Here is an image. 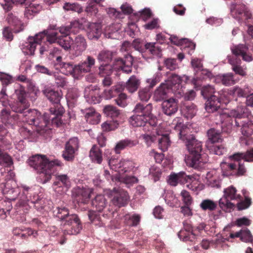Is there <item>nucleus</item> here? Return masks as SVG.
Instances as JSON below:
<instances>
[{
	"mask_svg": "<svg viewBox=\"0 0 253 253\" xmlns=\"http://www.w3.org/2000/svg\"><path fill=\"white\" fill-rule=\"evenodd\" d=\"M208 140L206 142L207 148L211 152L218 155H221L220 144H217L221 139V134L214 128H211L207 132Z\"/></svg>",
	"mask_w": 253,
	"mask_h": 253,
	"instance_id": "9d476101",
	"label": "nucleus"
},
{
	"mask_svg": "<svg viewBox=\"0 0 253 253\" xmlns=\"http://www.w3.org/2000/svg\"><path fill=\"white\" fill-rule=\"evenodd\" d=\"M119 180L120 181L126 184L127 187H129L132 184L138 182V179L135 176L127 175L124 176L122 174L120 175Z\"/></svg>",
	"mask_w": 253,
	"mask_h": 253,
	"instance_id": "49530a36",
	"label": "nucleus"
},
{
	"mask_svg": "<svg viewBox=\"0 0 253 253\" xmlns=\"http://www.w3.org/2000/svg\"><path fill=\"white\" fill-rule=\"evenodd\" d=\"M90 193L89 189L80 187L74 188L73 191L75 200L79 204L87 203L90 198Z\"/></svg>",
	"mask_w": 253,
	"mask_h": 253,
	"instance_id": "dca6fc26",
	"label": "nucleus"
},
{
	"mask_svg": "<svg viewBox=\"0 0 253 253\" xmlns=\"http://www.w3.org/2000/svg\"><path fill=\"white\" fill-rule=\"evenodd\" d=\"M197 111L196 106L193 103L184 105L181 108L182 114L187 119L193 118L196 115Z\"/></svg>",
	"mask_w": 253,
	"mask_h": 253,
	"instance_id": "c756f323",
	"label": "nucleus"
},
{
	"mask_svg": "<svg viewBox=\"0 0 253 253\" xmlns=\"http://www.w3.org/2000/svg\"><path fill=\"white\" fill-rule=\"evenodd\" d=\"M86 29L90 40H97L102 34V24L101 22L90 23L87 21Z\"/></svg>",
	"mask_w": 253,
	"mask_h": 253,
	"instance_id": "f3484780",
	"label": "nucleus"
},
{
	"mask_svg": "<svg viewBox=\"0 0 253 253\" xmlns=\"http://www.w3.org/2000/svg\"><path fill=\"white\" fill-rule=\"evenodd\" d=\"M230 9L233 15L244 14V16H250L251 15V13L249 10H248L247 8L244 4H236L233 2H231L230 3Z\"/></svg>",
	"mask_w": 253,
	"mask_h": 253,
	"instance_id": "c85d7f7f",
	"label": "nucleus"
},
{
	"mask_svg": "<svg viewBox=\"0 0 253 253\" xmlns=\"http://www.w3.org/2000/svg\"><path fill=\"white\" fill-rule=\"evenodd\" d=\"M60 71L61 73L66 75H72L75 77L79 76L78 70L76 71V65H74L71 62L60 63Z\"/></svg>",
	"mask_w": 253,
	"mask_h": 253,
	"instance_id": "bb28decb",
	"label": "nucleus"
},
{
	"mask_svg": "<svg viewBox=\"0 0 253 253\" xmlns=\"http://www.w3.org/2000/svg\"><path fill=\"white\" fill-rule=\"evenodd\" d=\"M133 61V59L131 55H126V64L121 68V70L127 74L130 73L132 72Z\"/></svg>",
	"mask_w": 253,
	"mask_h": 253,
	"instance_id": "603ef678",
	"label": "nucleus"
},
{
	"mask_svg": "<svg viewBox=\"0 0 253 253\" xmlns=\"http://www.w3.org/2000/svg\"><path fill=\"white\" fill-rule=\"evenodd\" d=\"M119 125L118 121H107L102 124L101 127L103 131L108 132L115 130L118 127Z\"/></svg>",
	"mask_w": 253,
	"mask_h": 253,
	"instance_id": "a19ab883",
	"label": "nucleus"
},
{
	"mask_svg": "<svg viewBox=\"0 0 253 253\" xmlns=\"http://www.w3.org/2000/svg\"><path fill=\"white\" fill-rule=\"evenodd\" d=\"M181 83V77L173 73L169 75L168 80L165 83L177 98H180L184 94V90Z\"/></svg>",
	"mask_w": 253,
	"mask_h": 253,
	"instance_id": "9b49d317",
	"label": "nucleus"
},
{
	"mask_svg": "<svg viewBox=\"0 0 253 253\" xmlns=\"http://www.w3.org/2000/svg\"><path fill=\"white\" fill-rule=\"evenodd\" d=\"M229 94L238 97H246L247 95V92L245 90L238 87H235L230 90Z\"/></svg>",
	"mask_w": 253,
	"mask_h": 253,
	"instance_id": "69168bd1",
	"label": "nucleus"
},
{
	"mask_svg": "<svg viewBox=\"0 0 253 253\" xmlns=\"http://www.w3.org/2000/svg\"><path fill=\"white\" fill-rule=\"evenodd\" d=\"M235 81L234 80L233 75L231 73L222 75V84L226 85L234 84Z\"/></svg>",
	"mask_w": 253,
	"mask_h": 253,
	"instance_id": "338daca9",
	"label": "nucleus"
},
{
	"mask_svg": "<svg viewBox=\"0 0 253 253\" xmlns=\"http://www.w3.org/2000/svg\"><path fill=\"white\" fill-rule=\"evenodd\" d=\"M87 214L90 221L94 223V224L97 225L99 226H102L104 224L100 215L96 211H88Z\"/></svg>",
	"mask_w": 253,
	"mask_h": 253,
	"instance_id": "79ce46f5",
	"label": "nucleus"
},
{
	"mask_svg": "<svg viewBox=\"0 0 253 253\" xmlns=\"http://www.w3.org/2000/svg\"><path fill=\"white\" fill-rule=\"evenodd\" d=\"M86 121L89 124L96 125L100 121L101 116L93 108H85L82 110Z\"/></svg>",
	"mask_w": 253,
	"mask_h": 253,
	"instance_id": "aec40b11",
	"label": "nucleus"
},
{
	"mask_svg": "<svg viewBox=\"0 0 253 253\" xmlns=\"http://www.w3.org/2000/svg\"><path fill=\"white\" fill-rule=\"evenodd\" d=\"M7 20L9 25L15 27V33H19L23 30L24 25L17 17H7Z\"/></svg>",
	"mask_w": 253,
	"mask_h": 253,
	"instance_id": "e433bc0d",
	"label": "nucleus"
},
{
	"mask_svg": "<svg viewBox=\"0 0 253 253\" xmlns=\"http://www.w3.org/2000/svg\"><path fill=\"white\" fill-rule=\"evenodd\" d=\"M92 205L96 210L100 212L103 211L107 205L106 199L102 195H97L95 199L92 201Z\"/></svg>",
	"mask_w": 253,
	"mask_h": 253,
	"instance_id": "72a5a7b5",
	"label": "nucleus"
},
{
	"mask_svg": "<svg viewBox=\"0 0 253 253\" xmlns=\"http://www.w3.org/2000/svg\"><path fill=\"white\" fill-rule=\"evenodd\" d=\"M152 105L138 103L133 112L134 114L130 117L129 122L134 127H143L145 131H150L152 127L157 125V119L152 114Z\"/></svg>",
	"mask_w": 253,
	"mask_h": 253,
	"instance_id": "f03ea898",
	"label": "nucleus"
},
{
	"mask_svg": "<svg viewBox=\"0 0 253 253\" xmlns=\"http://www.w3.org/2000/svg\"><path fill=\"white\" fill-rule=\"evenodd\" d=\"M201 94L208 100L205 103V109L209 113H213L217 110L221 105V95L218 92L213 91L211 85L202 87Z\"/></svg>",
	"mask_w": 253,
	"mask_h": 253,
	"instance_id": "1a4fd4ad",
	"label": "nucleus"
},
{
	"mask_svg": "<svg viewBox=\"0 0 253 253\" xmlns=\"http://www.w3.org/2000/svg\"><path fill=\"white\" fill-rule=\"evenodd\" d=\"M42 9V7L39 4L32 3V1L25 6V15H33L38 14Z\"/></svg>",
	"mask_w": 253,
	"mask_h": 253,
	"instance_id": "c9c22d12",
	"label": "nucleus"
},
{
	"mask_svg": "<svg viewBox=\"0 0 253 253\" xmlns=\"http://www.w3.org/2000/svg\"><path fill=\"white\" fill-rule=\"evenodd\" d=\"M151 95L150 89L148 88H143L140 89L138 91V96L141 101H147L150 99Z\"/></svg>",
	"mask_w": 253,
	"mask_h": 253,
	"instance_id": "13d9d810",
	"label": "nucleus"
},
{
	"mask_svg": "<svg viewBox=\"0 0 253 253\" xmlns=\"http://www.w3.org/2000/svg\"><path fill=\"white\" fill-rule=\"evenodd\" d=\"M147 50L153 55L161 56L162 55V49L161 47L156 45L155 43H146V51Z\"/></svg>",
	"mask_w": 253,
	"mask_h": 253,
	"instance_id": "09e8293b",
	"label": "nucleus"
},
{
	"mask_svg": "<svg viewBox=\"0 0 253 253\" xmlns=\"http://www.w3.org/2000/svg\"><path fill=\"white\" fill-rule=\"evenodd\" d=\"M175 130L179 131V138L185 142L189 155L186 162L192 168L200 169L207 163L208 159L206 154L202 153V144L192 134H188L189 129L181 123H177L174 126Z\"/></svg>",
	"mask_w": 253,
	"mask_h": 253,
	"instance_id": "f257e3e1",
	"label": "nucleus"
},
{
	"mask_svg": "<svg viewBox=\"0 0 253 253\" xmlns=\"http://www.w3.org/2000/svg\"><path fill=\"white\" fill-rule=\"evenodd\" d=\"M200 207L203 211H212L216 209L217 203L210 199H205L201 202Z\"/></svg>",
	"mask_w": 253,
	"mask_h": 253,
	"instance_id": "f704fd0d",
	"label": "nucleus"
},
{
	"mask_svg": "<svg viewBox=\"0 0 253 253\" xmlns=\"http://www.w3.org/2000/svg\"><path fill=\"white\" fill-rule=\"evenodd\" d=\"M140 216L138 214H133L129 216L126 221V223L129 226H136L140 222Z\"/></svg>",
	"mask_w": 253,
	"mask_h": 253,
	"instance_id": "e2e57ef3",
	"label": "nucleus"
},
{
	"mask_svg": "<svg viewBox=\"0 0 253 253\" xmlns=\"http://www.w3.org/2000/svg\"><path fill=\"white\" fill-rule=\"evenodd\" d=\"M0 118L4 124H11L18 119V115L14 113L12 114L9 109L4 108L0 112Z\"/></svg>",
	"mask_w": 253,
	"mask_h": 253,
	"instance_id": "4be33fe9",
	"label": "nucleus"
},
{
	"mask_svg": "<svg viewBox=\"0 0 253 253\" xmlns=\"http://www.w3.org/2000/svg\"><path fill=\"white\" fill-rule=\"evenodd\" d=\"M103 112L107 117L110 118L112 121L117 120L119 122L120 111L116 107L111 105H106L104 107Z\"/></svg>",
	"mask_w": 253,
	"mask_h": 253,
	"instance_id": "a878e982",
	"label": "nucleus"
},
{
	"mask_svg": "<svg viewBox=\"0 0 253 253\" xmlns=\"http://www.w3.org/2000/svg\"><path fill=\"white\" fill-rule=\"evenodd\" d=\"M87 21L84 18H82L81 21H75L72 22L69 26L72 32H77L79 29H86V23Z\"/></svg>",
	"mask_w": 253,
	"mask_h": 253,
	"instance_id": "4c0bfd02",
	"label": "nucleus"
},
{
	"mask_svg": "<svg viewBox=\"0 0 253 253\" xmlns=\"http://www.w3.org/2000/svg\"><path fill=\"white\" fill-rule=\"evenodd\" d=\"M122 160L111 158L109 160L108 163L112 169L118 172V171H120L121 163H122Z\"/></svg>",
	"mask_w": 253,
	"mask_h": 253,
	"instance_id": "052dcab7",
	"label": "nucleus"
},
{
	"mask_svg": "<svg viewBox=\"0 0 253 253\" xmlns=\"http://www.w3.org/2000/svg\"><path fill=\"white\" fill-rule=\"evenodd\" d=\"M45 32L44 31V33H42L43 34L42 38L46 35V40L50 43L55 42L57 43L58 40L60 37V36L58 35V33L55 31H52L49 33L46 32V33L45 34Z\"/></svg>",
	"mask_w": 253,
	"mask_h": 253,
	"instance_id": "6e6d98bb",
	"label": "nucleus"
},
{
	"mask_svg": "<svg viewBox=\"0 0 253 253\" xmlns=\"http://www.w3.org/2000/svg\"><path fill=\"white\" fill-rule=\"evenodd\" d=\"M95 62V59L93 57L87 56L85 60L76 65V71L78 70V75L90 72Z\"/></svg>",
	"mask_w": 253,
	"mask_h": 253,
	"instance_id": "412c9836",
	"label": "nucleus"
},
{
	"mask_svg": "<svg viewBox=\"0 0 253 253\" xmlns=\"http://www.w3.org/2000/svg\"><path fill=\"white\" fill-rule=\"evenodd\" d=\"M28 164L40 174L39 177L42 183H45L49 181L57 167L62 166V163L60 161H50L45 155H41L31 157L29 159Z\"/></svg>",
	"mask_w": 253,
	"mask_h": 253,
	"instance_id": "7ed1b4c3",
	"label": "nucleus"
},
{
	"mask_svg": "<svg viewBox=\"0 0 253 253\" xmlns=\"http://www.w3.org/2000/svg\"><path fill=\"white\" fill-rule=\"evenodd\" d=\"M43 93L53 104V106L49 109L50 116L47 119L48 122L51 120L53 125L59 126L63 124L61 117L65 112L64 108L60 104L61 98L60 92L50 88H47L43 90Z\"/></svg>",
	"mask_w": 253,
	"mask_h": 253,
	"instance_id": "423d86ee",
	"label": "nucleus"
},
{
	"mask_svg": "<svg viewBox=\"0 0 253 253\" xmlns=\"http://www.w3.org/2000/svg\"><path fill=\"white\" fill-rule=\"evenodd\" d=\"M118 96V97L115 99L116 103L118 106L125 107L127 104L126 95L124 93H121Z\"/></svg>",
	"mask_w": 253,
	"mask_h": 253,
	"instance_id": "774afa93",
	"label": "nucleus"
},
{
	"mask_svg": "<svg viewBox=\"0 0 253 253\" xmlns=\"http://www.w3.org/2000/svg\"><path fill=\"white\" fill-rule=\"evenodd\" d=\"M170 89L165 83L162 84L155 90L154 97L156 101H161L167 98L168 93Z\"/></svg>",
	"mask_w": 253,
	"mask_h": 253,
	"instance_id": "393cba45",
	"label": "nucleus"
},
{
	"mask_svg": "<svg viewBox=\"0 0 253 253\" xmlns=\"http://www.w3.org/2000/svg\"><path fill=\"white\" fill-rule=\"evenodd\" d=\"M140 80L135 76H131L127 81L125 83L126 88L130 93L135 92L140 85Z\"/></svg>",
	"mask_w": 253,
	"mask_h": 253,
	"instance_id": "cd10ccee",
	"label": "nucleus"
},
{
	"mask_svg": "<svg viewBox=\"0 0 253 253\" xmlns=\"http://www.w3.org/2000/svg\"><path fill=\"white\" fill-rule=\"evenodd\" d=\"M43 37L42 33L36 35L34 37H29L28 42L25 43L23 47V51L26 54L33 55L38 44H41Z\"/></svg>",
	"mask_w": 253,
	"mask_h": 253,
	"instance_id": "2eb2a0df",
	"label": "nucleus"
},
{
	"mask_svg": "<svg viewBox=\"0 0 253 253\" xmlns=\"http://www.w3.org/2000/svg\"><path fill=\"white\" fill-rule=\"evenodd\" d=\"M53 185L55 186H57L58 188L65 187L67 189L70 187L71 182L66 174H57Z\"/></svg>",
	"mask_w": 253,
	"mask_h": 253,
	"instance_id": "7c9ffc66",
	"label": "nucleus"
},
{
	"mask_svg": "<svg viewBox=\"0 0 253 253\" xmlns=\"http://www.w3.org/2000/svg\"><path fill=\"white\" fill-rule=\"evenodd\" d=\"M89 157L91 160L98 164L102 161V151L96 145H93L89 152Z\"/></svg>",
	"mask_w": 253,
	"mask_h": 253,
	"instance_id": "473e14b6",
	"label": "nucleus"
},
{
	"mask_svg": "<svg viewBox=\"0 0 253 253\" xmlns=\"http://www.w3.org/2000/svg\"><path fill=\"white\" fill-rule=\"evenodd\" d=\"M28 106L27 103L16 102L12 105L11 109L14 113H25L27 123L30 125H34L37 131L42 133L41 131L44 130L48 124V120L45 115L44 117L42 116L41 113L37 110H29L24 112Z\"/></svg>",
	"mask_w": 253,
	"mask_h": 253,
	"instance_id": "39448f33",
	"label": "nucleus"
},
{
	"mask_svg": "<svg viewBox=\"0 0 253 253\" xmlns=\"http://www.w3.org/2000/svg\"><path fill=\"white\" fill-rule=\"evenodd\" d=\"M87 46L84 38L81 36H77L74 41L72 40L71 49L74 51V54L78 56L85 50Z\"/></svg>",
	"mask_w": 253,
	"mask_h": 253,
	"instance_id": "a211bd4d",
	"label": "nucleus"
},
{
	"mask_svg": "<svg viewBox=\"0 0 253 253\" xmlns=\"http://www.w3.org/2000/svg\"><path fill=\"white\" fill-rule=\"evenodd\" d=\"M251 199L248 197H245V200L241 201L237 204L238 211H241L248 208L251 205Z\"/></svg>",
	"mask_w": 253,
	"mask_h": 253,
	"instance_id": "680f3d73",
	"label": "nucleus"
},
{
	"mask_svg": "<svg viewBox=\"0 0 253 253\" xmlns=\"http://www.w3.org/2000/svg\"><path fill=\"white\" fill-rule=\"evenodd\" d=\"M63 7L66 11H71L73 12H77L78 14L83 11V8L77 3L65 2Z\"/></svg>",
	"mask_w": 253,
	"mask_h": 253,
	"instance_id": "de8ad7c7",
	"label": "nucleus"
},
{
	"mask_svg": "<svg viewBox=\"0 0 253 253\" xmlns=\"http://www.w3.org/2000/svg\"><path fill=\"white\" fill-rule=\"evenodd\" d=\"M72 39L68 37H60L58 39L57 43L64 50L68 51L71 49Z\"/></svg>",
	"mask_w": 253,
	"mask_h": 253,
	"instance_id": "a18cd8bd",
	"label": "nucleus"
},
{
	"mask_svg": "<svg viewBox=\"0 0 253 253\" xmlns=\"http://www.w3.org/2000/svg\"><path fill=\"white\" fill-rule=\"evenodd\" d=\"M241 240L245 242H252L253 236L251 234L250 231L246 228L241 230Z\"/></svg>",
	"mask_w": 253,
	"mask_h": 253,
	"instance_id": "0e129e2a",
	"label": "nucleus"
},
{
	"mask_svg": "<svg viewBox=\"0 0 253 253\" xmlns=\"http://www.w3.org/2000/svg\"><path fill=\"white\" fill-rule=\"evenodd\" d=\"M231 50L236 58L241 57L243 60L247 62L252 60V56L247 53L248 48L246 45L243 44H238L233 47ZM240 60H237V59L235 60L229 59V62L232 66V70L235 73L244 77L246 75V73L240 65Z\"/></svg>",
	"mask_w": 253,
	"mask_h": 253,
	"instance_id": "6e6552de",
	"label": "nucleus"
},
{
	"mask_svg": "<svg viewBox=\"0 0 253 253\" xmlns=\"http://www.w3.org/2000/svg\"><path fill=\"white\" fill-rule=\"evenodd\" d=\"M32 0H4V3H1L3 8L6 11L10 10L13 4L27 5Z\"/></svg>",
	"mask_w": 253,
	"mask_h": 253,
	"instance_id": "2f4dec72",
	"label": "nucleus"
},
{
	"mask_svg": "<svg viewBox=\"0 0 253 253\" xmlns=\"http://www.w3.org/2000/svg\"><path fill=\"white\" fill-rule=\"evenodd\" d=\"M92 1L97 4H99L102 0H91L88 6L86 7L85 11L87 14H90L91 16L96 15L97 13V9L94 5L92 3Z\"/></svg>",
	"mask_w": 253,
	"mask_h": 253,
	"instance_id": "bf43d9fd",
	"label": "nucleus"
},
{
	"mask_svg": "<svg viewBox=\"0 0 253 253\" xmlns=\"http://www.w3.org/2000/svg\"><path fill=\"white\" fill-rule=\"evenodd\" d=\"M13 164L11 157L0 149V165H5L6 167H10Z\"/></svg>",
	"mask_w": 253,
	"mask_h": 253,
	"instance_id": "c03bdc74",
	"label": "nucleus"
},
{
	"mask_svg": "<svg viewBox=\"0 0 253 253\" xmlns=\"http://www.w3.org/2000/svg\"><path fill=\"white\" fill-rule=\"evenodd\" d=\"M158 142L159 148L161 149L162 151H166L170 144L169 134H165L162 135L161 137L158 138Z\"/></svg>",
	"mask_w": 253,
	"mask_h": 253,
	"instance_id": "58836bf2",
	"label": "nucleus"
},
{
	"mask_svg": "<svg viewBox=\"0 0 253 253\" xmlns=\"http://www.w3.org/2000/svg\"><path fill=\"white\" fill-rule=\"evenodd\" d=\"M237 190L233 186H231L224 190V197L226 200V203L224 204L222 202V209L226 212H231L235 207V205L230 200L240 199L241 196L236 194Z\"/></svg>",
	"mask_w": 253,
	"mask_h": 253,
	"instance_id": "f8f14e48",
	"label": "nucleus"
},
{
	"mask_svg": "<svg viewBox=\"0 0 253 253\" xmlns=\"http://www.w3.org/2000/svg\"><path fill=\"white\" fill-rule=\"evenodd\" d=\"M144 20L147 21L144 25V27L147 30H153L159 27V20L158 18L150 19L151 17H144Z\"/></svg>",
	"mask_w": 253,
	"mask_h": 253,
	"instance_id": "37998d69",
	"label": "nucleus"
},
{
	"mask_svg": "<svg viewBox=\"0 0 253 253\" xmlns=\"http://www.w3.org/2000/svg\"><path fill=\"white\" fill-rule=\"evenodd\" d=\"M113 72V67L111 65L106 63L101 65L99 68L98 75L102 77L110 76Z\"/></svg>",
	"mask_w": 253,
	"mask_h": 253,
	"instance_id": "ea45409f",
	"label": "nucleus"
},
{
	"mask_svg": "<svg viewBox=\"0 0 253 253\" xmlns=\"http://www.w3.org/2000/svg\"><path fill=\"white\" fill-rule=\"evenodd\" d=\"M53 215L61 222L63 233L65 235H77L82 229V224L78 215L70 214L68 208L57 207L53 211Z\"/></svg>",
	"mask_w": 253,
	"mask_h": 253,
	"instance_id": "20e7f679",
	"label": "nucleus"
},
{
	"mask_svg": "<svg viewBox=\"0 0 253 253\" xmlns=\"http://www.w3.org/2000/svg\"><path fill=\"white\" fill-rule=\"evenodd\" d=\"M163 113L168 115L171 116L175 114L178 110L177 100L173 98L164 101L162 104Z\"/></svg>",
	"mask_w": 253,
	"mask_h": 253,
	"instance_id": "6ab92c4d",
	"label": "nucleus"
},
{
	"mask_svg": "<svg viewBox=\"0 0 253 253\" xmlns=\"http://www.w3.org/2000/svg\"><path fill=\"white\" fill-rule=\"evenodd\" d=\"M84 97L90 103L97 104L100 102V97L98 90L87 88L84 90Z\"/></svg>",
	"mask_w": 253,
	"mask_h": 253,
	"instance_id": "b1692460",
	"label": "nucleus"
},
{
	"mask_svg": "<svg viewBox=\"0 0 253 253\" xmlns=\"http://www.w3.org/2000/svg\"><path fill=\"white\" fill-rule=\"evenodd\" d=\"M231 116L234 118L235 126L240 127L242 134L246 137L250 136V127L253 125V122L249 118L251 111L245 106H239L236 110L232 111Z\"/></svg>",
	"mask_w": 253,
	"mask_h": 253,
	"instance_id": "0eeeda50",
	"label": "nucleus"
},
{
	"mask_svg": "<svg viewBox=\"0 0 253 253\" xmlns=\"http://www.w3.org/2000/svg\"><path fill=\"white\" fill-rule=\"evenodd\" d=\"M178 237L183 241H193L195 239V235L192 232L181 230L178 233Z\"/></svg>",
	"mask_w": 253,
	"mask_h": 253,
	"instance_id": "864d4df0",
	"label": "nucleus"
},
{
	"mask_svg": "<svg viewBox=\"0 0 253 253\" xmlns=\"http://www.w3.org/2000/svg\"><path fill=\"white\" fill-rule=\"evenodd\" d=\"M113 57V52L109 50L101 51L98 56L97 59L99 61L108 63L111 61Z\"/></svg>",
	"mask_w": 253,
	"mask_h": 253,
	"instance_id": "8fccbe9b",
	"label": "nucleus"
},
{
	"mask_svg": "<svg viewBox=\"0 0 253 253\" xmlns=\"http://www.w3.org/2000/svg\"><path fill=\"white\" fill-rule=\"evenodd\" d=\"M132 46L136 50L141 53L146 51V43L144 44L143 41L139 39H135L132 43Z\"/></svg>",
	"mask_w": 253,
	"mask_h": 253,
	"instance_id": "5fc2aeb1",
	"label": "nucleus"
},
{
	"mask_svg": "<svg viewBox=\"0 0 253 253\" xmlns=\"http://www.w3.org/2000/svg\"><path fill=\"white\" fill-rule=\"evenodd\" d=\"M111 195L113 197L112 202L114 205L121 207L127 204L129 197L126 191L115 188Z\"/></svg>",
	"mask_w": 253,
	"mask_h": 253,
	"instance_id": "4468645a",
	"label": "nucleus"
},
{
	"mask_svg": "<svg viewBox=\"0 0 253 253\" xmlns=\"http://www.w3.org/2000/svg\"><path fill=\"white\" fill-rule=\"evenodd\" d=\"M79 139L73 137L66 143L62 157L67 161L72 162L75 158V152L79 149Z\"/></svg>",
	"mask_w": 253,
	"mask_h": 253,
	"instance_id": "ddd939ff",
	"label": "nucleus"
},
{
	"mask_svg": "<svg viewBox=\"0 0 253 253\" xmlns=\"http://www.w3.org/2000/svg\"><path fill=\"white\" fill-rule=\"evenodd\" d=\"M138 144V141L135 140L125 139L117 143L114 150L117 154H120L121 151L129 148H132Z\"/></svg>",
	"mask_w": 253,
	"mask_h": 253,
	"instance_id": "5701e85b",
	"label": "nucleus"
},
{
	"mask_svg": "<svg viewBox=\"0 0 253 253\" xmlns=\"http://www.w3.org/2000/svg\"><path fill=\"white\" fill-rule=\"evenodd\" d=\"M134 168L132 162L129 160H122L121 163L120 171H118L120 175L130 171Z\"/></svg>",
	"mask_w": 253,
	"mask_h": 253,
	"instance_id": "3c124183",
	"label": "nucleus"
},
{
	"mask_svg": "<svg viewBox=\"0 0 253 253\" xmlns=\"http://www.w3.org/2000/svg\"><path fill=\"white\" fill-rule=\"evenodd\" d=\"M221 244V240L217 237L215 239L210 241L208 240L204 239L202 240L201 245L202 247L204 249H208L210 246H213L214 244L216 245H220Z\"/></svg>",
	"mask_w": 253,
	"mask_h": 253,
	"instance_id": "4d7b16f0",
	"label": "nucleus"
}]
</instances>
